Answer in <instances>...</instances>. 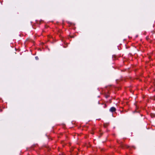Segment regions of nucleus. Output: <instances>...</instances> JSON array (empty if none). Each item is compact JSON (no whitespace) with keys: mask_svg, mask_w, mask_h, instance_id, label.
<instances>
[{"mask_svg":"<svg viewBox=\"0 0 155 155\" xmlns=\"http://www.w3.org/2000/svg\"><path fill=\"white\" fill-rule=\"evenodd\" d=\"M35 59L36 60H38V58L37 56H36L35 57Z\"/></svg>","mask_w":155,"mask_h":155,"instance_id":"obj_3","label":"nucleus"},{"mask_svg":"<svg viewBox=\"0 0 155 155\" xmlns=\"http://www.w3.org/2000/svg\"><path fill=\"white\" fill-rule=\"evenodd\" d=\"M150 115H151V117L153 118L155 117V114H150Z\"/></svg>","mask_w":155,"mask_h":155,"instance_id":"obj_2","label":"nucleus"},{"mask_svg":"<svg viewBox=\"0 0 155 155\" xmlns=\"http://www.w3.org/2000/svg\"><path fill=\"white\" fill-rule=\"evenodd\" d=\"M116 110L115 108L114 107H112L110 109V111L111 112H113Z\"/></svg>","mask_w":155,"mask_h":155,"instance_id":"obj_1","label":"nucleus"},{"mask_svg":"<svg viewBox=\"0 0 155 155\" xmlns=\"http://www.w3.org/2000/svg\"><path fill=\"white\" fill-rule=\"evenodd\" d=\"M108 97V96L107 95V96H106V98H107V97Z\"/></svg>","mask_w":155,"mask_h":155,"instance_id":"obj_4","label":"nucleus"}]
</instances>
